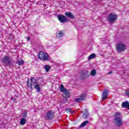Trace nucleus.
Listing matches in <instances>:
<instances>
[{"instance_id":"19","label":"nucleus","mask_w":129,"mask_h":129,"mask_svg":"<svg viewBox=\"0 0 129 129\" xmlns=\"http://www.w3.org/2000/svg\"><path fill=\"white\" fill-rule=\"evenodd\" d=\"M27 120H26V118H22L21 119L20 121V124H21L22 125H24V124H25V123H26Z\"/></svg>"},{"instance_id":"1","label":"nucleus","mask_w":129,"mask_h":129,"mask_svg":"<svg viewBox=\"0 0 129 129\" xmlns=\"http://www.w3.org/2000/svg\"><path fill=\"white\" fill-rule=\"evenodd\" d=\"M27 85L29 88H30V89H33V86L34 89H36L37 92H40V91H41L40 85L35 78H31L30 81H28L27 82Z\"/></svg>"},{"instance_id":"3","label":"nucleus","mask_w":129,"mask_h":129,"mask_svg":"<svg viewBox=\"0 0 129 129\" xmlns=\"http://www.w3.org/2000/svg\"><path fill=\"white\" fill-rule=\"evenodd\" d=\"M1 62L5 67H12V59L9 56H4V57L1 59Z\"/></svg>"},{"instance_id":"7","label":"nucleus","mask_w":129,"mask_h":129,"mask_svg":"<svg viewBox=\"0 0 129 129\" xmlns=\"http://www.w3.org/2000/svg\"><path fill=\"white\" fill-rule=\"evenodd\" d=\"M87 96V95L86 93L82 94L80 96V97L75 99V101L78 103H79L81 101H83V100H84V99L86 98Z\"/></svg>"},{"instance_id":"13","label":"nucleus","mask_w":129,"mask_h":129,"mask_svg":"<svg viewBox=\"0 0 129 129\" xmlns=\"http://www.w3.org/2000/svg\"><path fill=\"white\" fill-rule=\"evenodd\" d=\"M45 54V53L43 51L40 52L38 54L39 59H40V60H42Z\"/></svg>"},{"instance_id":"31","label":"nucleus","mask_w":129,"mask_h":129,"mask_svg":"<svg viewBox=\"0 0 129 129\" xmlns=\"http://www.w3.org/2000/svg\"><path fill=\"white\" fill-rule=\"evenodd\" d=\"M111 73H112V71H110V72H109L108 73V74H111Z\"/></svg>"},{"instance_id":"14","label":"nucleus","mask_w":129,"mask_h":129,"mask_svg":"<svg viewBox=\"0 0 129 129\" xmlns=\"http://www.w3.org/2000/svg\"><path fill=\"white\" fill-rule=\"evenodd\" d=\"M59 89L61 92H65V91L67 90V89L64 87V85H63V84L60 85Z\"/></svg>"},{"instance_id":"25","label":"nucleus","mask_w":129,"mask_h":129,"mask_svg":"<svg viewBox=\"0 0 129 129\" xmlns=\"http://www.w3.org/2000/svg\"><path fill=\"white\" fill-rule=\"evenodd\" d=\"M64 36V33L62 32V31L58 32V38H62Z\"/></svg>"},{"instance_id":"17","label":"nucleus","mask_w":129,"mask_h":129,"mask_svg":"<svg viewBox=\"0 0 129 129\" xmlns=\"http://www.w3.org/2000/svg\"><path fill=\"white\" fill-rule=\"evenodd\" d=\"M95 57H96V55L95 54V53H93L89 56L88 60H91V59H94Z\"/></svg>"},{"instance_id":"29","label":"nucleus","mask_w":129,"mask_h":129,"mask_svg":"<svg viewBox=\"0 0 129 129\" xmlns=\"http://www.w3.org/2000/svg\"><path fill=\"white\" fill-rule=\"evenodd\" d=\"M11 100H13V101H14V102H15V101H16V99L15 98H11Z\"/></svg>"},{"instance_id":"30","label":"nucleus","mask_w":129,"mask_h":129,"mask_svg":"<svg viewBox=\"0 0 129 129\" xmlns=\"http://www.w3.org/2000/svg\"><path fill=\"white\" fill-rule=\"evenodd\" d=\"M27 41H30V37H28L27 38Z\"/></svg>"},{"instance_id":"16","label":"nucleus","mask_w":129,"mask_h":129,"mask_svg":"<svg viewBox=\"0 0 129 129\" xmlns=\"http://www.w3.org/2000/svg\"><path fill=\"white\" fill-rule=\"evenodd\" d=\"M42 60H43V61H47V60H49L48 54L45 53Z\"/></svg>"},{"instance_id":"11","label":"nucleus","mask_w":129,"mask_h":129,"mask_svg":"<svg viewBox=\"0 0 129 129\" xmlns=\"http://www.w3.org/2000/svg\"><path fill=\"white\" fill-rule=\"evenodd\" d=\"M62 96L64 98H69V97H70V93H69L68 90H67V91H65L64 92H63Z\"/></svg>"},{"instance_id":"9","label":"nucleus","mask_w":129,"mask_h":129,"mask_svg":"<svg viewBox=\"0 0 129 129\" xmlns=\"http://www.w3.org/2000/svg\"><path fill=\"white\" fill-rule=\"evenodd\" d=\"M108 95V91L107 90H104L102 94V99L103 101L105 100L107 98V95Z\"/></svg>"},{"instance_id":"6","label":"nucleus","mask_w":129,"mask_h":129,"mask_svg":"<svg viewBox=\"0 0 129 129\" xmlns=\"http://www.w3.org/2000/svg\"><path fill=\"white\" fill-rule=\"evenodd\" d=\"M116 49L118 52H123L125 50V45L120 43L117 44Z\"/></svg>"},{"instance_id":"27","label":"nucleus","mask_w":129,"mask_h":129,"mask_svg":"<svg viewBox=\"0 0 129 129\" xmlns=\"http://www.w3.org/2000/svg\"><path fill=\"white\" fill-rule=\"evenodd\" d=\"M125 95L127 97H129V90L126 91Z\"/></svg>"},{"instance_id":"8","label":"nucleus","mask_w":129,"mask_h":129,"mask_svg":"<svg viewBox=\"0 0 129 129\" xmlns=\"http://www.w3.org/2000/svg\"><path fill=\"white\" fill-rule=\"evenodd\" d=\"M54 112L51 111H48L46 112L45 118L46 119H53V118L54 117Z\"/></svg>"},{"instance_id":"26","label":"nucleus","mask_w":129,"mask_h":129,"mask_svg":"<svg viewBox=\"0 0 129 129\" xmlns=\"http://www.w3.org/2000/svg\"><path fill=\"white\" fill-rule=\"evenodd\" d=\"M85 76H83L82 75H81L80 78H81V80H84V79H85Z\"/></svg>"},{"instance_id":"4","label":"nucleus","mask_w":129,"mask_h":129,"mask_svg":"<svg viewBox=\"0 0 129 129\" xmlns=\"http://www.w3.org/2000/svg\"><path fill=\"white\" fill-rule=\"evenodd\" d=\"M117 20V15L115 14L110 13L108 16L107 21L109 22V23H113V22H115Z\"/></svg>"},{"instance_id":"5","label":"nucleus","mask_w":129,"mask_h":129,"mask_svg":"<svg viewBox=\"0 0 129 129\" xmlns=\"http://www.w3.org/2000/svg\"><path fill=\"white\" fill-rule=\"evenodd\" d=\"M57 19L58 21L60 22V23H61L62 24H64L65 23H67L68 22H69V20L65 17V16L63 15H59L57 16Z\"/></svg>"},{"instance_id":"15","label":"nucleus","mask_w":129,"mask_h":129,"mask_svg":"<svg viewBox=\"0 0 129 129\" xmlns=\"http://www.w3.org/2000/svg\"><path fill=\"white\" fill-rule=\"evenodd\" d=\"M81 75L84 76H87L88 75V71L83 70L81 71Z\"/></svg>"},{"instance_id":"21","label":"nucleus","mask_w":129,"mask_h":129,"mask_svg":"<svg viewBox=\"0 0 129 129\" xmlns=\"http://www.w3.org/2000/svg\"><path fill=\"white\" fill-rule=\"evenodd\" d=\"M88 116H89V113L87 112L83 114V118H85V119L87 118Z\"/></svg>"},{"instance_id":"24","label":"nucleus","mask_w":129,"mask_h":129,"mask_svg":"<svg viewBox=\"0 0 129 129\" xmlns=\"http://www.w3.org/2000/svg\"><path fill=\"white\" fill-rule=\"evenodd\" d=\"M28 116V113L27 112H24L22 113V117L23 118H26Z\"/></svg>"},{"instance_id":"23","label":"nucleus","mask_w":129,"mask_h":129,"mask_svg":"<svg viewBox=\"0 0 129 129\" xmlns=\"http://www.w3.org/2000/svg\"><path fill=\"white\" fill-rule=\"evenodd\" d=\"M90 75L92 76H95V75H96V71H95V70H92L90 73Z\"/></svg>"},{"instance_id":"12","label":"nucleus","mask_w":129,"mask_h":129,"mask_svg":"<svg viewBox=\"0 0 129 129\" xmlns=\"http://www.w3.org/2000/svg\"><path fill=\"white\" fill-rule=\"evenodd\" d=\"M128 105H129V102L128 101H126L122 103V107H123V108H127Z\"/></svg>"},{"instance_id":"20","label":"nucleus","mask_w":129,"mask_h":129,"mask_svg":"<svg viewBox=\"0 0 129 129\" xmlns=\"http://www.w3.org/2000/svg\"><path fill=\"white\" fill-rule=\"evenodd\" d=\"M44 69L45 70L46 72H49L50 69H51V67H50V66L49 65H45L44 66Z\"/></svg>"},{"instance_id":"28","label":"nucleus","mask_w":129,"mask_h":129,"mask_svg":"<svg viewBox=\"0 0 129 129\" xmlns=\"http://www.w3.org/2000/svg\"><path fill=\"white\" fill-rule=\"evenodd\" d=\"M66 110L67 111H71V108H66Z\"/></svg>"},{"instance_id":"18","label":"nucleus","mask_w":129,"mask_h":129,"mask_svg":"<svg viewBox=\"0 0 129 129\" xmlns=\"http://www.w3.org/2000/svg\"><path fill=\"white\" fill-rule=\"evenodd\" d=\"M89 122V121L88 120H86L85 121H84L80 125V127H83V126H85V125H86V124H87V123H88Z\"/></svg>"},{"instance_id":"22","label":"nucleus","mask_w":129,"mask_h":129,"mask_svg":"<svg viewBox=\"0 0 129 129\" xmlns=\"http://www.w3.org/2000/svg\"><path fill=\"white\" fill-rule=\"evenodd\" d=\"M16 64H18L20 66H22V65H24V60H22L21 61L19 60L18 61H17Z\"/></svg>"},{"instance_id":"2","label":"nucleus","mask_w":129,"mask_h":129,"mask_svg":"<svg viewBox=\"0 0 129 129\" xmlns=\"http://www.w3.org/2000/svg\"><path fill=\"white\" fill-rule=\"evenodd\" d=\"M113 122L117 126H120L122 124V119L121 118V114L117 112H116L114 116Z\"/></svg>"},{"instance_id":"10","label":"nucleus","mask_w":129,"mask_h":129,"mask_svg":"<svg viewBox=\"0 0 129 129\" xmlns=\"http://www.w3.org/2000/svg\"><path fill=\"white\" fill-rule=\"evenodd\" d=\"M64 15L68 17V18H70V19H74L75 17L73 14L71 13V12H66Z\"/></svg>"}]
</instances>
